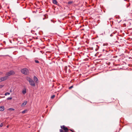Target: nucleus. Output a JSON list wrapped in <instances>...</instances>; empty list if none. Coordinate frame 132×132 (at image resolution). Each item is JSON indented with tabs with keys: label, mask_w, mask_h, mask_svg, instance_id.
Returning <instances> with one entry per match:
<instances>
[{
	"label": "nucleus",
	"mask_w": 132,
	"mask_h": 132,
	"mask_svg": "<svg viewBox=\"0 0 132 132\" xmlns=\"http://www.w3.org/2000/svg\"><path fill=\"white\" fill-rule=\"evenodd\" d=\"M55 96V95H52L51 96V98L53 99V98H54V97Z\"/></svg>",
	"instance_id": "dca6fc26"
},
{
	"label": "nucleus",
	"mask_w": 132,
	"mask_h": 132,
	"mask_svg": "<svg viewBox=\"0 0 132 132\" xmlns=\"http://www.w3.org/2000/svg\"><path fill=\"white\" fill-rule=\"evenodd\" d=\"M7 127L8 128V127H9V126H7Z\"/></svg>",
	"instance_id": "b1692460"
},
{
	"label": "nucleus",
	"mask_w": 132,
	"mask_h": 132,
	"mask_svg": "<svg viewBox=\"0 0 132 132\" xmlns=\"http://www.w3.org/2000/svg\"><path fill=\"white\" fill-rule=\"evenodd\" d=\"M34 81L36 82H38V79L36 76H34Z\"/></svg>",
	"instance_id": "0eeeda50"
},
{
	"label": "nucleus",
	"mask_w": 132,
	"mask_h": 132,
	"mask_svg": "<svg viewBox=\"0 0 132 132\" xmlns=\"http://www.w3.org/2000/svg\"><path fill=\"white\" fill-rule=\"evenodd\" d=\"M53 2L55 4H57V2L56 0H53Z\"/></svg>",
	"instance_id": "1a4fd4ad"
},
{
	"label": "nucleus",
	"mask_w": 132,
	"mask_h": 132,
	"mask_svg": "<svg viewBox=\"0 0 132 132\" xmlns=\"http://www.w3.org/2000/svg\"><path fill=\"white\" fill-rule=\"evenodd\" d=\"M10 92H12V89H11V90H10Z\"/></svg>",
	"instance_id": "5701e85b"
},
{
	"label": "nucleus",
	"mask_w": 132,
	"mask_h": 132,
	"mask_svg": "<svg viewBox=\"0 0 132 132\" xmlns=\"http://www.w3.org/2000/svg\"><path fill=\"white\" fill-rule=\"evenodd\" d=\"M12 99V97H8L7 98V100H11Z\"/></svg>",
	"instance_id": "2eb2a0df"
},
{
	"label": "nucleus",
	"mask_w": 132,
	"mask_h": 132,
	"mask_svg": "<svg viewBox=\"0 0 132 132\" xmlns=\"http://www.w3.org/2000/svg\"><path fill=\"white\" fill-rule=\"evenodd\" d=\"M26 93V90L25 89H24L22 91V93L23 94H25Z\"/></svg>",
	"instance_id": "6e6552de"
},
{
	"label": "nucleus",
	"mask_w": 132,
	"mask_h": 132,
	"mask_svg": "<svg viewBox=\"0 0 132 132\" xmlns=\"http://www.w3.org/2000/svg\"><path fill=\"white\" fill-rule=\"evenodd\" d=\"M35 62L36 63H39V61L37 60H35Z\"/></svg>",
	"instance_id": "f3484780"
},
{
	"label": "nucleus",
	"mask_w": 132,
	"mask_h": 132,
	"mask_svg": "<svg viewBox=\"0 0 132 132\" xmlns=\"http://www.w3.org/2000/svg\"><path fill=\"white\" fill-rule=\"evenodd\" d=\"M4 110V108L3 106H0V111H3Z\"/></svg>",
	"instance_id": "423d86ee"
},
{
	"label": "nucleus",
	"mask_w": 132,
	"mask_h": 132,
	"mask_svg": "<svg viewBox=\"0 0 132 132\" xmlns=\"http://www.w3.org/2000/svg\"><path fill=\"white\" fill-rule=\"evenodd\" d=\"M70 130L71 131H73L72 130H71L70 129Z\"/></svg>",
	"instance_id": "393cba45"
},
{
	"label": "nucleus",
	"mask_w": 132,
	"mask_h": 132,
	"mask_svg": "<svg viewBox=\"0 0 132 132\" xmlns=\"http://www.w3.org/2000/svg\"><path fill=\"white\" fill-rule=\"evenodd\" d=\"M15 73V72L13 71H10L6 73L5 75L6 76L5 77H7L8 78V76L12 75H13Z\"/></svg>",
	"instance_id": "f03ea898"
},
{
	"label": "nucleus",
	"mask_w": 132,
	"mask_h": 132,
	"mask_svg": "<svg viewBox=\"0 0 132 132\" xmlns=\"http://www.w3.org/2000/svg\"><path fill=\"white\" fill-rule=\"evenodd\" d=\"M21 72L25 75H27L29 73L28 70L26 68L23 69L21 70Z\"/></svg>",
	"instance_id": "7ed1b4c3"
},
{
	"label": "nucleus",
	"mask_w": 132,
	"mask_h": 132,
	"mask_svg": "<svg viewBox=\"0 0 132 132\" xmlns=\"http://www.w3.org/2000/svg\"><path fill=\"white\" fill-rule=\"evenodd\" d=\"M61 127L62 129H63L64 131H68V128L64 125L61 126Z\"/></svg>",
	"instance_id": "20e7f679"
},
{
	"label": "nucleus",
	"mask_w": 132,
	"mask_h": 132,
	"mask_svg": "<svg viewBox=\"0 0 132 132\" xmlns=\"http://www.w3.org/2000/svg\"><path fill=\"white\" fill-rule=\"evenodd\" d=\"M3 126V123H2L0 124V127H2Z\"/></svg>",
	"instance_id": "6ab92c4d"
},
{
	"label": "nucleus",
	"mask_w": 132,
	"mask_h": 132,
	"mask_svg": "<svg viewBox=\"0 0 132 132\" xmlns=\"http://www.w3.org/2000/svg\"><path fill=\"white\" fill-rule=\"evenodd\" d=\"M7 79V77H4L0 78V82L5 80Z\"/></svg>",
	"instance_id": "39448f33"
},
{
	"label": "nucleus",
	"mask_w": 132,
	"mask_h": 132,
	"mask_svg": "<svg viewBox=\"0 0 132 132\" xmlns=\"http://www.w3.org/2000/svg\"><path fill=\"white\" fill-rule=\"evenodd\" d=\"M26 104L27 102H25L22 104V106H24Z\"/></svg>",
	"instance_id": "9d476101"
},
{
	"label": "nucleus",
	"mask_w": 132,
	"mask_h": 132,
	"mask_svg": "<svg viewBox=\"0 0 132 132\" xmlns=\"http://www.w3.org/2000/svg\"><path fill=\"white\" fill-rule=\"evenodd\" d=\"M60 132H68V131H64V130L62 129H60Z\"/></svg>",
	"instance_id": "9b49d317"
},
{
	"label": "nucleus",
	"mask_w": 132,
	"mask_h": 132,
	"mask_svg": "<svg viewBox=\"0 0 132 132\" xmlns=\"http://www.w3.org/2000/svg\"><path fill=\"white\" fill-rule=\"evenodd\" d=\"M72 3H73V2L72 1H70L69 2H68V4H70Z\"/></svg>",
	"instance_id": "ddd939ff"
},
{
	"label": "nucleus",
	"mask_w": 132,
	"mask_h": 132,
	"mask_svg": "<svg viewBox=\"0 0 132 132\" xmlns=\"http://www.w3.org/2000/svg\"><path fill=\"white\" fill-rule=\"evenodd\" d=\"M3 74V73L2 72H0V75H2Z\"/></svg>",
	"instance_id": "412c9836"
},
{
	"label": "nucleus",
	"mask_w": 132,
	"mask_h": 132,
	"mask_svg": "<svg viewBox=\"0 0 132 132\" xmlns=\"http://www.w3.org/2000/svg\"><path fill=\"white\" fill-rule=\"evenodd\" d=\"M10 93H8V92H6L5 93V96H6L7 95H10Z\"/></svg>",
	"instance_id": "f8f14e48"
},
{
	"label": "nucleus",
	"mask_w": 132,
	"mask_h": 132,
	"mask_svg": "<svg viewBox=\"0 0 132 132\" xmlns=\"http://www.w3.org/2000/svg\"><path fill=\"white\" fill-rule=\"evenodd\" d=\"M73 87V86H71L70 87H69V89H71Z\"/></svg>",
	"instance_id": "a211bd4d"
},
{
	"label": "nucleus",
	"mask_w": 132,
	"mask_h": 132,
	"mask_svg": "<svg viewBox=\"0 0 132 132\" xmlns=\"http://www.w3.org/2000/svg\"><path fill=\"white\" fill-rule=\"evenodd\" d=\"M9 110H10L11 111H14V109L12 108H9L8 109Z\"/></svg>",
	"instance_id": "4468645a"
},
{
	"label": "nucleus",
	"mask_w": 132,
	"mask_h": 132,
	"mask_svg": "<svg viewBox=\"0 0 132 132\" xmlns=\"http://www.w3.org/2000/svg\"><path fill=\"white\" fill-rule=\"evenodd\" d=\"M26 79L29 82L30 84L31 85L33 86H35V84L34 82L32 79L29 77H27Z\"/></svg>",
	"instance_id": "f257e3e1"
},
{
	"label": "nucleus",
	"mask_w": 132,
	"mask_h": 132,
	"mask_svg": "<svg viewBox=\"0 0 132 132\" xmlns=\"http://www.w3.org/2000/svg\"><path fill=\"white\" fill-rule=\"evenodd\" d=\"M3 86L2 85H0V88L2 87Z\"/></svg>",
	"instance_id": "aec40b11"
},
{
	"label": "nucleus",
	"mask_w": 132,
	"mask_h": 132,
	"mask_svg": "<svg viewBox=\"0 0 132 132\" xmlns=\"http://www.w3.org/2000/svg\"><path fill=\"white\" fill-rule=\"evenodd\" d=\"M25 111H24L22 112V113H25Z\"/></svg>",
	"instance_id": "4be33fe9"
}]
</instances>
